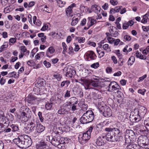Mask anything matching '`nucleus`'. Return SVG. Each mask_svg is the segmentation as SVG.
<instances>
[{"instance_id":"obj_1","label":"nucleus","mask_w":149,"mask_h":149,"mask_svg":"<svg viewBox=\"0 0 149 149\" xmlns=\"http://www.w3.org/2000/svg\"><path fill=\"white\" fill-rule=\"evenodd\" d=\"M94 118L93 112L91 110H88L80 118V122L83 124H87L92 122Z\"/></svg>"},{"instance_id":"obj_2","label":"nucleus","mask_w":149,"mask_h":149,"mask_svg":"<svg viewBox=\"0 0 149 149\" xmlns=\"http://www.w3.org/2000/svg\"><path fill=\"white\" fill-rule=\"evenodd\" d=\"M93 130V127L91 126L87 131L83 134H79L78 137L79 142L81 144L86 143L91 137V135Z\"/></svg>"},{"instance_id":"obj_3","label":"nucleus","mask_w":149,"mask_h":149,"mask_svg":"<svg viewBox=\"0 0 149 149\" xmlns=\"http://www.w3.org/2000/svg\"><path fill=\"white\" fill-rule=\"evenodd\" d=\"M98 108L100 113H102L105 117H109L111 116V111L110 108L108 107L99 106Z\"/></svg>"},{"instance_id":"obj_4","label":"nucleus","mask_w":149,"mask_h":149,"mask_svg":"<svg viewBox=\"0 0 149 149\" xmlns=\"http://www.w3.org/2000/svg\"><path fill=\"white\" fill-rule=\"evenodd\" d=\"M137 141L138 143L140 144V146H138V147H145L147 145L148 140L146 135H141L138 138Z\"/></svg>"},{"instance_id":"obj_5","label":"nucleus","mask_w":149,"mask_h":149,"mask_svg":"<svg viewBox=\"0 0 149 149\" xmlns=\"http://www.w3.org/2000/svg\"><path fill=\"white\" fill-rule=\"evenodd\" d=\"M23 137L24 148H26L30 146L32 144V141L31 138L28 135H23Z\"/></svg>"},{"instance_id":"obj_6","label":"nucleus","mask_w":149,"mask_h":149,"mask_svg":"<svg viewBox=\"0 0 149 149\" xmlns=\"http://www.w3.org/2000/svg\"><path fill=\"white\" fill-rule=\"evenodd\" d=\"M63 138L58 135H56L52 137L51 141L52 144L55 146H57L60 144H62V141L61 140H63Z\"/></svg>"},{"instance_id":"obj_7","label":"nucleus","mask_w":149,"mask_h":149,"mask_svg":"<svg viewBox=\"0 0 149 149\" xmlns=\"http://www.w3.org/2000/svg\"><path fill=\"white\" fill-rule=\"evenodd\" d=\"M114 133L111 132L108 133L105 136V139L110 141L115 142L118 141V139L117 138V136L116 135H114Z\"/></svg>"},{"instance_id":"obj_8","label":"nucleus","mask_w":149,"mask_h":149,"mask_svg":"<svg viewBox=\"0 0 149 149\" xmlns=\"http://www.w3.org/2000/svg\"><path fill=\"white\" fill-rule=\"evenodd\" d=\"M22 135L19 136L18 138H15L13 140V142L19 147L24 148V145Z\"/></svg>"},{"instance_id":"obj_9","label":"nucleus","mask_w":149,"mask_h":149,"mask_svg":"<svg viewBox=\"0 0 149 149\" xmlns=\"http://www.w3.org/2000/svg\"><path fill=\"white\" fill-rule=\"evenodd\" d=\"M105 142V136H101L97 139L96 143L97 146H100L104 145Z\"/></svg>"},{"instance_id":"obj_10","label":"nucleus","mask_w":149,"mask_h":149,"mask_svg":"<svg viewBox=\"0 0 149 149\" xmlns=\"http://www.w3.org/2000/svg\"><path fill=\"white\" fill-rule=\"evenodd\" d=\"M63 72L66 73L65 75L67 77H72L74 73L73 69L68 67H65L63 70Z\"/></svg>"},{"instance_id":"obj_11","label":"nucleus","mask_w":149,"mask_h":149,"mask_svg":"<svg viewBox=\"0 0 149 149\" xmlns=\"http://www.w3.org/2000/svg\"><path fill=\"white\" fill-rule=\"evenodd\" d=\"M81 81H82L84 83L87 82L90 83V84L92 85L93 86L95 87H97L99 86L100 85V83H99L98 82L92 80H83V79H81Z\"/></svg>"},{"instance_id":"obj_12","label":"nucleus","mask_w":149,"mask_h":149,"mask_svg":"<svg viewBox=\"0 0 149 149\" xmlns=\"http://www.w3.org/2000/svg\"><path fill=\"white\" fill-rule=\"evenodd\" d=\"M138 109V111L139 114L140 115L141 117L143 118L147 112L146 109L143 106H140L139 107Z\"/></svg>"},{"instance_id":"obj_13","label":"nucleus","mask_w":149,"mask_h":149,"mask_svg":"<svg viewBox=\"0 0 149 149\" xmlns=\"http://www.w3.org/2000/svg\"><path fill=\"white\" fill-rule=\"evenodd\" d=\"M36 125L35 123L31 122L27 125L26 127V129L30 132H34V130L36 129Z\"/></svg>"},{"instance_id":"obj_14","label":"nucleus","mask_w":149,"mask_h":149,"mask_svg":"<svg viewBox=\"0 0 149 149\" xmlns=\"http://www.w3.org/2000/svg\"><path fill=\"white\" fill-rule=\"evenodd\" d=\"M47 143L43 141H41L40 142L36 144V148L37 149H46Z\"/></svg>"},{"instance_id":"obj_15","label":"nucleus","mask_w":149,"mask_h":149,"mask_svg":"<svg viewBox=\"0 0 149 149\" xmlns=\"http://www.w3.org/2000/svg\"><path fill=\"white\" fill-rule=\"evenodd\" d=\"M21 118L22 120L26 122L28 120V118H30L31 116L28 114V113H26L25 111H23L21 113Z\"/></svg>"},{"instance_id":"obj_16","label":"nucleus","mask_w":149,"mask_h":149,"mask_svg":"<svg viewBox=\"0 0 149 149\" xmlns=\"http://www.w3.org/2000/svg\"><path fill=\"white\" fill-rule=\"evenodd\" d=\"M45 129V127L40 124H37V126L36 127V131L34 133H40L43 132Z\"/></svg>"},{"instance_id":"obj_17","label":"nucleus","mask_w":149,"mask_h":149,"mask_svg":"<svg viewBox=\"0 0 149 149\" xmlns=\"http://www.w3.org/2000/svg\"><path fill=\"white\" fill-rule=\"evenodd\" d=\"M71 100L75 101L74 103L72 105V106L71 107V111H74L77 109V106L75 104H77L78 103L77 99L75 97H73L71 98Z\"/></svg>"},{"instance_id":"obj_18","label":"nucleus","mask_w":149,"mask_h":149,"mask_svg":"<svg viewBox=\"0 0 149 149\" xmlns=\"http://www.w3.org/2000/svg\"><path fill=\"white\" fill-rule=\"evenodd\" d=\"M86 55L89 57L91 60H94L96 57V55L94 52L92 51L87 52L86 53Z\"/></svg>"},{"instance_id":"obj_19","label":"nucleus","mask_w":149,"mask_h":149,"mask_svg":"<svg viewBox=\"0 0 149 149\" xmlns=\"http://www.w3.org/2000/svg\"><path fill=\"white\" fill-rule=\"evenodd\" d=\"M55 52V49L53 47H49L46 51V54L47 57L50 58L52 56L50 54L53 53Z\"/></svg>"},{"instance_id":"obj_20","label":"nucleus","mask_w":149,"mask_h":149,"mask_svg":"<svg viewBox=\"0 0 149 149\" xmlns=\"http://www.w3.org/2000/svg\"><path fill=\"white\" fill-rule=\"evenodd\" d=\"M139 114V113L138 111L137 108H135L133 111H132L130 114V120H133L134 119V117L135 115Z\"/></svg>"},{"instance_id":"obj_21","label":"nucleus","mask_w":149,"mask_h":149,"mask_svg":"<svg viewBox=\"0 0 149 149\" xmlns=\"http://www.w3.org/2000/svg\"><path fill=\"white\" fill-rule=\"evenodd\" d=\"M117 92L119 94L117 96V101L118 103L121 102H122L123 99V97L122 96V95H123V93L120 91H119V90H117Z\"/></svg>"},{"instance_id":"obj_22","label":"nucleus","mask_w":149,"mask_h":149,"mask_svg":"<svg viewBox=\"0 0 149 149\" xmlns=\"http://www.w3.org/2000/svg\"><path fill=\"white\" fill-rule=\"evenodd\" d=\"M91 9L93 11H94L96 13H98L100 12V9L101 8L99 7L96 4H94L92 6Z\"/></svg>"},{"instance_id":"obj_23","label":"nucleus","mask_w":149,"mask_h":149,"mask_svg":"<svg viewBox=\"0 0 149 149\" xmlns=\"http://www.w3.org/2000/svg\"><path fill=\"white\" fill-rule=\"evenodd\" d=\"M70 7L68 6L65 10L66 13L68 17H72L73 16L72 14V9Z\"/></svg>"},{"instance_id":"obj_24","label":"nucleus","mask_w":149,"mask_h":149,"mask_svg":"<svg viewBox=\"0 0 149 149\" xmlns=\"http://www.w3.org/2000/svg\"><path fill=\"white\" fill-rule=\"evenodd\" d=\"M140 114H138L135 115V116L134 117V119L133 120H130L132 122H137L140 120L141 118H142Z\"/></svg>"},{"instance_id":"obj_25","label":"nucleus","mask_w":149,"mask_h":149,"mask_svg":"<svg viewBox=\"0 0 149 149\" xmlns=\"http://www.w3.org/2000/svg\"><path fill=\"white\" fill-rule=\"evenodd\" d=\"M11 127L12 129V131L13 132H18L19 130L18 126L16 125L12 124L11 125Z\"/></svg>"},{"instance_id":"obj_26","label":"nucleus","mask_w":149,"mask_h":149,"mask_svg":"<svg viewBox=\"0 0 149 149\" xmlns=\"http://www.w3.org/2000/svg\"><path fill=\"white\" fill-rule=\"evenodd\" d=\"M135 61V58L133 56H131L129 59L128 61V65L130 66L132 65Z\"/></svg>"},{"instance_id":"obj_27","label":"nucleus","mask_w":149,"mask_h":149,"mask_svg":"<svg viewBox=\"0 0 149 149\" xmlns=\"http://www.w3.org/2000/svg\"><path fill=\"white\" fill-rule=\"evenodd\" d=\"M38 84H39V86H44L45 85V81L43 79H40L38 81Z\"/></svg>"},{"instance_id":"obj_28","label":"nucleus","mask_w":149,"mask_h":149,"mask_svg":"<svg viewBox=\"0 0 149 149\" xmlns=\"http://www.w3.org/2000/svg\"><path fill=\"white\" fill-rule=\"evenodd\" d=\"M79 20L78 18H74V17H73L72 19L71 25L72 26L75 25L78 23Z\"/></svg>"},{"instance_id":"obj_29","label":"nucleus","mask_w":149,"mask_h":149,"mask_svg":"<svg viewBox=\"0 0 149 149\" xmlns=\"http://www.w3.org/2000/svg\"><path fill=\"white\" fill-rule=\"evenodd\" d=\"M42 6H44V9L43 11H45L48 13H51L52 11V10L51 8H49L46 5H44Z\"/></svg>"},{"instance_id":"obj_30","label":"nucleus","mask_w":149,"mask_h":149,"mask_svg":"<svg viewBox=\"0 0 149 149\" xmlns=\"http://www.w3.org/2000/svg\"><path fill=\"white\" fill-rule=\"evenodd\" d=\"M53 104V103L51 102L50 103L48 102L45 105V108L47 110H49L51 109Z\"/></svg>"},{"instance_id":"obj_31","label":"nucleus","mask_w":149,"mask_h":149,"mask_svg":"<svg viewBox=\"0 0 149 149\" xmlns=\"http://www.w3.org/2000/svg\"><path fill=\"white\" fill-rule=\"evenodd\" d=\"M70 83V82L68 80L63 81L61 83V87H63L66 85L67 86H68Z\"/></svg>"},{"instance_id":"obj_32","label":"nucleus","mask_w":149,"mask_h":149,"mask_svg":"<svg viewBox=\"0 0 149 149\" xmlns=\"http://www.w3.org/2000/svg\"><path fill=\"white\" fill-rule=\"evenodd\" d=\"M53 77L54 78L56 79L58 81H60L62 78V75L59 74H54L53 75Z\"/></svg>"},{"instance_id":"obj_33","label":"nucleus","mask_w":149,"mask_h":149,"mask_svg":"<svg viewBox=\"0 0 149 149\" xmlns=\"http://www.w3.org/2000/svg\"><path fill=\"white\" fill-rule=\"evenodd\" d=\"M76 40L80 43H83L85 41V39L84 37H77Z\"/></svg>"},{"instance_id":"obj_34","label":"nucleus","mask_w":149,"mask_h":149,"mask_svg":"<svg viewBox=\"0 0 149 149\" xmlns=\"http://www.w3.org/2000/svg\"><path fill=\"white\" fill-rule=\"evenodd\" d=\"M103 48L105 50H106L108 52H110L111 50L110 49V48L109 47V45L108 44H105L103 46Z\"/></svg>"},{"instance_id":"obj_35","label":"nucleus","mask_w":149,"mask_h":149,"mask_svg":"<svg viewBox=\"0 0 149 149\" xmlns=\"http://www.w3.org/2000/svg\"><path fill=\"white\" fill-rule=\"evenodd\" d=\"M143 19L141 21V22L143 24H146L147 22V20L148 19V17H147L144 15H143Z\"/></svg>"},{"instance_id":"obj_36","label":"nucleus","mask_w":149,"mask_h":149,"mask_svg":"<svg viewBox=\"0 0 149 149\" xmlns=\"http://www.w3.org/2000/svg\"><path fill=\"white\" fill-rule=\"evenodd\" d=\"M137 146L136 145H131L130 144L127 146L125 149H134Z\"/></svg>"},{"instance_id":"obj_37","label":"nucleus","mask_w":149,"mask_h":149,"mask_svg":"<svg viewBox=\"0 0 149 149\" xmlns=\"http://www.w3.org/2000/svg\"><path fill=\"white\" fill-rule=\"evenodd\" d=\"M8 42H5L3 45L1 46V47L0 49L4 50V49L5 48H7L8 47Z\"/></svg>"},{"instance_id":"obj_38","label":"nucleus","mask_w":149,"mask_h":149,"mask_svg":"<svg viewBox=\"0 0 149 149\" xmlns=\"http://www.w3.org/2000/svg\"><path fill=\"white\" fill-rule=\"evenodd\" d=\"M11 130V129L10 128H7L3 130V132H4V133L5 134L4 135V136H6L7 135H6V133L10 132Z\"/></svg>"},{"instance_id":"obj_39","label":"nucleus","mask_w":149,"mask_h":149,"mask_svg":"<svg viewBox=\"0 0 149 149\" xmlns=\"http://www.w3.org/2000/svg\"><path fill=\"white\" fill-rule=\"evenodd\" d=\"M107 40L111 44H113L115 41V39L110 37H108L107 38Z\"/></svg>"},{"instance_id":"obj_40","label":"nucleus","mask_w":149,"mask_h":149,"mask_svg":"<svg viewBox=\"0 0 149 149\" xmlns=\"http://www.w3.org/2000/svg\"><path fill=\"white\" fill-rule=\"evenodd\" d=\"M113 129L114 130V135H116V136H117V138L118 139V135H117L119 134L120 133L119 130L117 128H114Z\"/></svg>"},{"instance_id":"obj_41","label":"nucleus","mask_w":149,"mask_h":149,"mask_svg":"<svg viewBox=\"0 0 149 149\" xmlns=\"http://www.w3.org/2000/svg\"><path fill=\"white\" fill-rule=\"evenodd\" d=\"M124 59L122 58H120L118 61V63L120 66H122L123 65V63Z\"/></svg>"},{"instance_id":"obj_42","label":"nucleus","mask_w":149,"mask_h":149,"mask_svg":"<svg viewBox=\"0 0 149 149\" xmlns=\"http://www.w3.org/2000/svg\"><path fill=\"white\" fill-rule=\"evenodd\" d=\"M144 123L145 125L146 129L149 131V121L147 120H144Z\"/></svg>"},{"instance_id":"obj_43","label":"nucleus","mask_w":149,"mask_h":149,"mask_svg":"<svg viewBox=\"0 0 149 149\" xmlns=\"http://www.w3.org/2000/svg\"><path fill=\"white\" fill-rule=\"evenodd\" d=\"M38 115L39 116V118L41 122L43 121L44 118L42 116V113L41 112L39 111L38 113Z\"/></svg>"},{"instance_id":"obj_44","label":"nucleus","mask_w":149,"mask_h":149,"mask_svg":"<svg viewBox=\"0 0 149 149\" xmlns=\"http://www.w3.org/2000/svg\"><path fill=\"white\" fill-rule=\"evenodd\" d=\"M99 63L97 62L94 63L91 65V67L94 68H96L99 67Z\"/></svg>"},{"instance_id":"obj_45","label":"nucleus","mask_w":149,"mask_h":149,"mask_svg":"<svg viewBox=\"0 0 149 149\" xmlns=\"http://www.w3.org/2000/svg\"><path fill=\"white\" fill-rule=\"evenodd\" d=\"M43 63L46 68H48L51 66V64L46 61H44Z\"/></svg>"},{"instance_id":"obj_46","label":"nucleus","mask_w":149,"mask_h":149,"mask_svg":"<svg viewBox=\"0 0 149 149\" xmlns=\"http://www.w3.org/2000/svg\"><path fill=\"white\" fill-rule=\"evenodd\" d=\"M146 91V90L145 89H139L138 90V93L141 95H144Z\"/></svg>"},{"instance_id":"obj_47","label":"nucleus","mask_w":149,"mask_h":149,"mask_svg":"<svg viewBox=\"0 0 149 149\" xmlns=\"http://www.w3.org/2000/svg\"><path fill=\"white\" fill-rule=\"evenodd\" d=\"M97 52L99 54V55L100 56V58L103 57L104 54V51H98L97 50Z\"/></svg>"},{"instance_id":"obj_48","label":"nucleus","mask_w":149,"mask_h":149,"mask_svg":"<svg viewBox=\"0 0 149 149\" xmlns=\"http://www.w3.org/2000/svg\"><path fill=\"white\" fill-rule=\"evenodd\" d=\"M65 109H61L58 110V113L60 114H63L65 113Z\"/></svg>"},{"instance_id":"obj_49","label":"nucleus","mask_w":149,"mask_h":149,"mask_svg":"<svg viewBox=\"0 0 149 149\" xmlns=\"http://www.w3.org/2000/svg\"><path fill=\"white\" fill-rule=\"evenodd\" d=\"M122 8V6H118L116 7L115 8V12H119L120 11V10Z\"/></svg>"},{"instance_id":"obj_50","label":"nucleus","mask_w":149,"mask_h":149,"mask_svg":"<svg viewBox=\"0 0 149 149\" xmlns=\"http://www.w3.org/2000/svg\"><path fill=\"white\" fill-rule=\"evenodd\" d=\"M110 3L112 5L116 6L118 4V2L116 0H110Z\"/></svg>"},{"instance_id":"obj_51","label":"nucleus","mask_w":149,"mask_h":149,"mask_svg":"<svg viewBox=\"0 0 149 149\" xmlns=\"http://www.w3.org/2000/svg\"><path fill=\"white\" fill-rule=\"evenodd\" d=\"M142 28L144 31L148 32L149 30V26H142Z\"/></svg>"},{"instance_id":"obj_52","label":"nucleus","mask_w":149,"mask_h":149,"mask_svg":"<svg viewBox=\"0 0 149 149\" xmlns=\"http://www.w3.org/2000/svg\"><path fill=\"white\" fill-rule=\"evenodd\" d=\"M20 50L24 53L27 51V49L25 46H21L19 47Z\"/></svg>"},{"instance_id":"obj_53","label":"nucleus","mask_w":149,"mask_h":149,"mask_svg":"<svg viewBox=\"0 0 149 149\" xmlns=\"http://www.w3.org/2000/svg\"><path fill=\"white\" fill-rule=\"evenodd\" d=\"M105 130L106 131L108 132V133H110L112 132L114 133V130L113 129L110 128H107L105 129Z\"/></svg>"},{"instance_id":"obj_54","label":"nucleus","mask_w":149,"mask_h":149,"mask_svg":"<svg viewBox=\"0 0 149 149\" xmlns=\"http://www.w3.org/2000/svg\"><path fill=\"white\" fill-rule=\"evenodd\" d=\"M111 59L113 61L114 64H116L117 63V60L115 56H112L111 57Z\"/></svg>"},{"instance_id":"obj_55","label":"nucleus","mask_w":149,"mask_h":149,"mask_svg":"<svg viewBox=\"0 0 149 149\" xmlns=\"http://www.w3.org/2000/svg\"><path fill=\"white\" fill-rule=\"evenodd\" d=\"M129 25L127 23L125 22L123 24V28L124 29H127L129 27Z\"/></svg>"},{"instance_id":"obj_56","label":"nucleus","mask_w":149,"mask_h":149,"mask_svg":"<svg viewBox=\"0 0 149 149\" xmlns=\"http://www.w3.org/2000/svg\"><path fill=\"white\" fill-rule=\"evenodd\" d=\"M70 96V91L68 90H67L66 93L65 94L64 96L65 97H69Z\"/></svg>"},{"instance_id":"obj_57","label":"nucleus","mask_w":149,"mask_h":149,"mask_svg":"<svg viewBox=\"0 0 149 149\" xmlns=\"http://www.w3.org/2000/svg\"><path fill=\"white\" fill-rule=\"evenodd\" d=\"M124 39L126 41H130L131 40V37L127 35H125L124 37Z\"/></svg>"},{"instance_id":"obj_58","label":"nucleus","mask_w":149,"mask_h":149,"mask_svg":"<svg viewBox=\"0 0 149 149\" xmlns=\"http://www.w3.org/2000/svg\"><path fill=\"white\" fill-rule=\"evenodd\" d=\"M9 41L10 42L12 43H14L16 41V38H11L10 39Z\"/></svg>"},{"instance_id":"obj_59","label":"nucleus","mask_w":149,"mask_h":149,"mask_svg":"<svg viewBox=\"0 0 149 149\" xmlns=\"http://www.w3.org/2000/svg\"><path fill=\"white\" fill-rule=\"evenodd\" d=\"M147 75L146 74L144 75L142 77H140L139 79V81H142L146 77Z\"/></svg>"},{"instance_id":"obj_60","label":"nucleus","mask_w":149,"mask_h":149,"mask_svg":"<svg viewBox=\"0 0 149 149\" xmlns=\"http://www.w3.org/2000/svg\"><path fill=\"white\" fill-rule=\"evenodd\" d=\"M34 24L37 26H40L41 24V23L39 20L37 19L36 21L35 24Z\"/></svg>"},{"instance_id":"obj_61","label":"nucleus","mask_w":149,"mask_h":149,"mask_svg":"<svg viewBox=\"0 0 149 149\" xmlns=\"http://www.w3.org/2000/svg\"><path fill=\"white\" fill-rule=\"evenodd\" d=\"M88 45H90L91 46H92L93 47H95L96 45L95 43L93 42L89 41L88 42Z\"/></svg>"},{"instance_id":"obj_62","label":"nucleus","mask_w":149,"mask_h":149,"mask_svg":"<svg viewBox=\"0 0 149 149\" xmlns=\"http://www.w3.org/2000/svg\"><path fill=\"white\" fill-rule=\"evenodd\" d=\"M74 45L75 46V47L74 49V50L75 52L78 51L80 49L78 45H76L75 43H74Z\"/></svg>"},{"instance_id":"obj_63","label":"nucleus","mask_w":149,"mask_h":149,"mask_svg":"<svg viewBox=\"0 0 149 149\" xmlns=\"http://www.w3.org/2000/svg\"><path fill=\"white\" fill-rule=\"evenodd\" d=\"M1 1V3L3 6H5L8 2V0H0Z\"/></svg>"},{"instance_id":"obj_64","label":"nucleus","mask_w":149,"mask_h":149,"mask_svg":"<svg viewBox=\"0 0 149 149\" xmlns=\"http://www.w3.org/2000/svg\"><path fill=\"white\" fill-rule=\"evenodd\" d=\"M120 40L119 39H117L115 40L114 42V45L115 46L117 45H118L119 44V43L120 42Z\"/></svg>"}]
</instances>
